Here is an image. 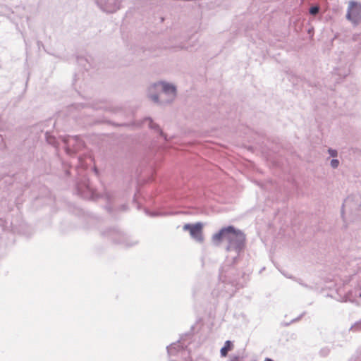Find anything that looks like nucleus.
I'll use <instances>...</instances> for the list:
<instances>
[{
	"mask_svg": "<svg viewBox=\"0 0 361 361\" xmlns=\"http://www.w3.org/2000/svg\"><path fill=\"white\" fill-rule=\"evenodd\" d=\"M204 224L201 222L196 224H186L183 226V229L189 232L192 238L197 242L202 243L204 240L203 234Z\"/></svg>",
	"mask_w": 361,
	"mask_h": 361,
	"instance_id": "2",
	"label": "nucleus"
},
{
	"mask_svg": "<svg viewBox=\"0 0 361 361\" xmlns=\"http://www.w3.org/2000/svg\"><path fill=\"white\" fill-rule=\"evenodd\" d=\"M338 161L337 159H332L331 161V165L333 168H336L338 166Z\"/></svg>",
	"mask_w": 361,
	"mask_h": 361,
	"instance_id": "7",
	"label": "nucleus"
},
{
	"mask_svg": "<svg viewBox=\"0 0 361 361\" xmlns=\"http://www.w3.org/2000/svg\"><path fill=\"white\" fill-rule=\"evenodd\" d=\"M264 361H273L271 359H269V358H267L264 360Z\"/></svg>",
	"mask_w": 361,
	"mask_h": 361,
	"instance_id": "10",
	"label": "nucleus"
},
{
	"mask_svg": "<svg viewBox=\"0 0 361 361\" xmlns=\"http://www.w3.org/2000/svg\"><path fill=\"white\" fill-rule=\"evenodd\" d=\"M347 18L353 23H357L361 19V6L357 3L351 2Z\"/></svg>",
	"mask_w": 361,
	"mask_h": 361,
	"instance_id": "3",
	"label": "nucleus"
},
{
	"mask_svg": "<svg viewBox=\"0 0 361 361\" xmlns=\"http://www.w3.org/2000/svg\"><path fill=\"white\" fill-rule=\"evenodd\" d=\"M329 153L331 157H336L337 155V152L336 150L329 149Z\"/></svg>",
	"mask_w": 361,
	"mask_h": 361,
	"instance_id": "8",
	"label": "nucleus"
},
{
	"mask_svg": "<svg viewBox=\"0 0 361 361\" xmlns=\"http://www.w3.org/2000/svg\"><path fill=\"white\" fill-rule=\"evenodd\" d=\"M319 12V8L317 6L311 7L310 9V13L312 15H315Z\"/></svg>",
	"mask_w": 361,
	"mask_h": 361,
	"instance_id": "6",
	"label": "nucleus"
},
{
	"mask_svg": "<svg viewBox=\"0 0 361 361\" xmlns=\"http://www.w3.org/2000/svg\"><path fill=\"white\" fill-rule=\"evenodd\" d=\"M152 99L155 102H158V97L154 95V96H152Z\"/></svg>",
	"mask_w": 361,
	"mask_h": 361,
	"instance_id": "9",
	"label": "nucleus"
},
{
	"mask_svg": "<svg viewBox=\"0 0 361 361\" xmlns=\"http://www.w3.org/2000/svg\"><path fill=\"white\" fill-rule=\"evenodd\" d=\"M245 240V238L243 233L235 228L233 226L223 227L219 232L212 236V240L216 245H219L223 241H226L227 243V250H241L244 245Z\"/></svg>",
	"mask_w": 361,
	"mask_h": 361,
	"instance_id": "1",
	"label": "nucleus"
},
{
	"mask_svg": "<svg viewBox=\"0 0 361 361\" xmlns=\"http://www.w3.org/2000/svg\"><path fill=\"white\" fill-rule=\"evenodd\" d=\"M164 92L166 94H171L172 96L176 94V88L174 86L164 82L161 83Z\"/></svg>",
	"mask_w": 361,
	"mask_h": 361,
	"instance_id": "4",
	"label": "nucleus"
},
{
	"mask_svg": "<svg viewBox=\"0 0 361 361\" xmlns=\"http://www.w3.org/2000/svg\"><path fill=\"white\" fill-rule=\"evenodd\" d=\"M233 348V343L230 341H226L224 346L221 349V355L226 357L228 351L231 350Z\"/></svg>",
	"mask_w": 361,
	"mask_h": 361,
	"instance_id": "5",
	"label": "nucleus"
}]
</instances>
